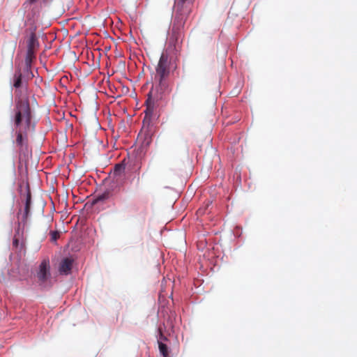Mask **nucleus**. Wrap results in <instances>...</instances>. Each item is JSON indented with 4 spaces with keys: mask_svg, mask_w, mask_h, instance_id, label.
Segmentation results:
<instances>
[{
    "mask_svg": "<svg viewBox=\"0 0 357 357\" xmlns=\"http://www.w3.org/2000/svg\"><path fill=\"white\" fill-rule=\"evenodd\" d=\"M17 109L15 124L18 129L16 131L15 144L21 160L31 152L27 133L31 129H34V126L31 125V114L28 100L19 101L17 104Z\"/></svg>",
    "mask_w": 357,
    "mask_h": 357,
    "instance_id": "nucleus-1",
    "label": "nucleus"
},
{
    "mask_svg": "<svg viewBox=\"0 0 357 357\" xmlns=\"http://www.w3.org/2000/svg\"><path fill=\"white\" fill-rule=\"evenodd\" d=\"M168 50L169 47L162 52L155 68V81L162 93L169 92L167 78L169 75L170 59Z\"/></svg>",
    "mask_w": 357,
    "mask_h": 357,
    "instance_id": "nucleus-2",
    "label": "nucleus"
},
{
    "mask_svg": "<svg viewBox=\"0 0 357 357\" xmlns=\"http://www.w3.org/2000/svg\"><path fill=\"white\" fill-rule=\"evenodd\" d=\"M185 20L182 15H176L172 27L171 29V33L169 34V43L172 44L174 46V50L177 52L178 50V43L181 42L183 38L184 33V25H185Z\"/></svg>",
    "mask_w": 357,
    "mask_h": 357,
    "instance_id": "nucleus-3",
    "label": "nucleus"
},
{
    "mask_svg": "<svg viewBox=\"0 0 357 357\" xmlns=\"http://www.w3.org/2000/svg\"><path fill=\"white\" fill-rule=\"evenodd\" d=\"M38 282L40 286H44L51 278L50 261L47 259H43L38 267L36 273Z\"/></svg>",
    "mask_w": 357,
    "mask_h": 357,
    "instance_id": "nucleus-4",
    "label": "nucleus"
},
{
    "mask_svg": "<svg viewBox=\"0 0 357 357\" xmlns=\"http://www.w3.org/2000/svg\"><path fill=\"white\" fill-rule=\"evenodd\" d=\"M31 204V194L29 184L25 186V205L24 209V213L22 215V221L26 223L29 215L30 208Z\"/></svg>",
    "mask_w": 357,
    "mask_h": 357,
    "instance_id": "nucleus-5",
    "label": "nucleus"
},
{
    "mask_svg": "<svg viewBox=\"0 0 357 357\" xmlns=\"http://www.w3.org/2000/svg\"><path fill=\"white\" fill-rule=\"evenodd\" d=\"M73 264V259L70 258L63 259L59 265V271L61 274L68 275L70 273Z\"/></svg>",
    "mask_w": 357,
    "mask_h": 357,
    "instance_id": "nucleus-6",
    "label": "nucleus"
},
{
    "mask_svg": "<svg viewBox=\"0 0 357 357\" xmlns=\"http://www.w3.org/2000/svg\"><path fill=\"white\" fill-rule=\"evenodd\" d=\"M23 233V228L21 229L19 227L16 231L13 241V245L16 248H17L19 246H20L22 248L24 245Z\"/></svg>",
    "mask_w": 357,
    "mask_h": 357,
    "instance_id": "nucleus-7",
    "label": "nucleus"
},
{
    "mask_svg": "<svg viewBox=\"0 0 357 357\" xmlns=\"http://www.w3.org/2000/svg\"><path fill=\"white\" fill-rule=\"evenodd\" d=\"M153 110H154V107H152L151 109V107H149L148 106H146V109L145 110V118L143 121L142 130H145V129L148 130L149 129V122L148 119H149L151 117V116L152 115V114L153 112Z\"/></svg>",
    "mask_w": 357,
    "mask_h": 357,
    "instance_id": "nucleus-8",
    "label": "nucleus"
},
{
    "mask_svg": "<svg viewBox=\"0 0 357 357\" xmlns=\"http://www.w3.org/2000/svg\"><path fill=\"white\" fill-rule=\"evenodd\" d=\"M38 46V39L34 33H31L27 44V50H36Z\"/></svg>",
    "mask_w": 357,
    "mask_h": 357,
    "instance_id": "nucleus-9",
    "label": "nucleus"
},
{
    "mask_svg": "<svg viewBox=\"0 0 357 357\" xmlns=\"http://www.w3.org/2000/svg\"><path fill=\"white\" fill-rule=\"evenodd\" d=\"M35 51L36 50H27L25 58V63L27 67L31 66L33 59L35 58Z\"/></svg>",
    "mask_w": 357,
    "mask_h": 357,
    "instance_id": "nucleus-10",
    "label": "nucleus"
},
{
    "mask_svg": "<svg viewBox=\"0 0 357 357\" xmlns=\"http://www.w3.org/2000/svg\"><path fill=\"white\" fill-rule=\"evenodd\" d=\"M126 166L123 163L116 164L114 169V174L115 176H121L125 171Z\"/></svg>",
    "mask_w": 357,
    "mask_h": 357,
    "instance_id": "nucleus-11",
    "label": "nucleus"
},
{
    "mask_svg": "<svg viewBox=\"0 0 357 357\" xmlns=\"http://www.w3.org/2000/svg\"><path fill=\"white\" fill-rule=\"evenodd\" d=\"M22 73L20 71L15 72L14 75V83L13 86L15 88H19L21 86L22 84Z\"/></svg>",
    "mask_w": 357,
    "mask_h": 357,
    "instance_id": "nucleus-12",
    "label": "nucleus"
},
{
    "mask_svg": "<svg viewBox=\"0 0 357 357\" xmlns=\"http://www.w3.org/2000/svg\"><path fill=\"white\" fill-rule=\"evenodd\" d=\"M158 347H159V349H160V352L161 353V354L164 356V357H167L168 356V347L167 346L161 342H158Z\"/></svg>",
    "mask_w": 357,
    "mask_h": 357,
    "instance_id": "nucleus-13",
    "label": "nucleus"
},
{
    "mask_svg": "<svg viewBox=\"0 0 357 357\" xmlns=\"http://www.w3.org/2000/svg\"><path fill=\"white\" fill-rule=\"evenodd\" d=\"M109 195H110V192L109 191H105L103 193H102L101 195H98L96 201L99 202V201L105 200L109 197Z\"/></svg>",
    "mask_w": 357,
    "mask_h": 357,
    "instance_id": "nucleus-14",
    "label": "nucleus"
},
{
    "mask_svg": "<svg viewBox=\"0 0 357 357\" xmlns=\"http://www.w3.org/2000/svg\"><path fill=\"white\" fill-rule=\"evenodd\" d=\"M51 241L52 242L56 241L60 236V233L58 231H51L50 233Z\"/></svg>",
    "mask_w": 357,
    "mask_h": 357,
    "instance_id": "nucleus-15",
    "label": "nucleus"
},
{
    "mask_svg": "<svg viewBox=\"0 0 357 357\" xmlns=\"http://www.w3.org/2000/svg\"><path fill=\"white\" fill-rule=\"evenodd\" d=\"M146 105L151 108L152 107H154V101L152 100V98L151 97V92H149V97H148L147 100H146Z\"/></svg>",
    "mask_w": 357,
    "mask_h": 357,
    "instance_id": "nucleus-16",
    "label": "nucleus"
},
{
    "mask_svg": "<svg viewBox=\"0 0 357 357\" xmlns=\"http://www.w3.org/2000/svg\"><path fill=\"white\" fill-rule=\"evenodd\" d=\"M37 0H26L24 3H23V7L26 8L31 3H33L34 2H36ZM47 0H43V1H47Z\"/></svg>",
    "mask_w": 357,
    "mask_h": 357,
    "instance_id": "nucleus-17",
    "label": "nucleus"
},
{
    "mask_svg": "<svg viewBox=\"0 0 357 357\" xmlns=\"http://www.w3.org/2000/svg\"><path fill=\"white\" fill-rule=\"evenodd\" d=\"M159 331H160V339L163 340H166L167 338H166V337L164 336V335L162 334V333L160 329H159Z\"/></svg>",
    "mask_w": 357,
    "mask_h": 357,
    "instance_id": "nucleus-18",
    "label": "nucleus"
},
{
    "mask_svg": "<svg viewBox=\"0 0 357 357\" xmlns=\"http://www.w3.org/2000/svg\"><path fill=\"white\" fill-rule=\"evenodd\" d=\"M185 1H186V0H180V1H178V3H180V1H181L182 3H183Z\"/></svg>",
    "mask_w": 357,
    "mask_h": 357,
    "instance_id": "nucleus-19",
    "label": "nucleus"
}]
</instances>
